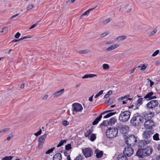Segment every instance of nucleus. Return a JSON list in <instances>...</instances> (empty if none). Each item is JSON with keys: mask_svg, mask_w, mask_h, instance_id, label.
Wrapping results in <instances>:
<instances>
[{"mask_svg": "<svg viewBox=\"0 0 160 160\" xmlns=\"http://www.w3.org/2000/svg\"><path fill=\"white\" fill-rule=\"evenodd\" d=\"M13 158V156H6L2 158V160H11Z\"/></svg>", "mask_w": 160, "mask_h": 160, "instance_id": "33", "label": "nucleus"}, {"mask_svg": "<svg viewBox=\"0 0 160 160\" xmlns=\"http://www.w3.org/2000/svg\"><path fill=\"white\" fill-rule=\"evenodd\" d=\"M112 93V90H109V91H108L107 92V93L106 94H108V95L109 96L110 95H111Z\"/></svg>", "mask_w": 160, "mask_h": 160, "instance_id": "58", "label": "nucleus"}, {"mask_svg": "<svg viewBox=\"0 0 160 160\" xmlns=\"http://www.w3.org/2000/svg\"><path fill=\"white\" fill-rule=\"evenodd\" d=\"M154 93L152 92H151L147 94L144 97V98L145 99H148V100H152V96L153 94Z\"/></svg>", "mask_w": 160, "mask_h": 160, "instance_id": "23", "label": "nucleus"}, {"mask_svg": "<svg viewBox=\"0 0 160 160\" xmlns=\"http://www.w3.org/2000/svg\"><path fill=\"white\" fill-rule=\"evenodd\" d=\"M62 124L64 126H66L69 125V123L66 120H64L62 122Z\"/></svg>", "mask_w": 160, "mask_h": 160, "instance_id": "47", "label": "nucleus"}, {"mask_svg": "<svg viewBox=\"0 0 160 160\" xmlns=\"http://www.w3.org/2000/svg\"><path fill=\"white\" fill-rule=\"evenodd\" d=\"M117 158L118 160H128L127 158L122 153L119 154Z\"/></svg>", "mask_w": 160, "mask_h": 160, "instance_id": "20", "label": "nucleus"}, {"mask_svg": "<svg viewBox=\"0 0 160 160\" xmlns=\"http://www.w3.org/2000/svg\"><path fill=\"white\" fill-rule=\"evenodd\" d=\"M97 75L96 74H86L85 75L83 76L82 77V79L87 78H92L95 77H96Z\"/></svg>", "mask_w": 160, "mask_h": 160, "instance_id": "25", "label": "nucleus"}, {"mask_svg": "<svg viewBox=\"0 0 160 160\" xmlns=\"http://www.w3.org/2000/svg\"><path fill=\"white\" fill-rule=\"evenodd\" d=\"M21 34L19 32H18L15 35V38H18L20 36Z\"/></svg>", "mask_w": 160, "mask_h": 160, "instance_id": "55", "label": "nucleus"}, {"mask_svg": "<svg viewBox=\"0 0 160 160\" xmlns=\"http://www.w3.org/2000/svg\"><path fill=\"white\" fill-rule=\"evenodd\" d=\"M102 68L104 69L107 70L109 68V66L108 64L105 63L102 65Z\"/></svg>", "mask_w": 160, "mask_h": 160, "instance_id": "38", "label": "nucleus"}, {"mask_svg": "<svg viewBox=\"0 0 160 160\" xmlns=\"http://www.w3.org/2000/svg\"><path fill=\"white\" fill-rule=\"evenodd\" d=\"M143 98H139L137 101V102L138 103V104H139L140 105H141L142 104V100Z\"/></svg>", "mask_w": 160, "mask_h": 160, "instance_id": "40", "label": "nucleus"}, {"mask_svg": "<svg viewBox=\"0 0 160 160\" xmlns=\"http://www.w3.org/2000/svg\"><path fill=\"white\" fill-rule=\"evenodd\" d=\"M13 137V133L12 132L9 134L6 140L8 141L11 138Z\"/></svg>", "mask_w": 160, "mask_h": 160, "instance_id": "36", "label": "nucleus"}, {"mask_svg": "<svg viewBox=\"0 0 160 160\" xmlns=\"http://www.w3.org/2000/svg\"><path fill=\"white\" fill-rule=\"evenodd\" d=\"M144 126L147 130H152L154 131V129L153 127L155 126V124L153 120H147L144 123Z\"/></svg>", "mask_w": 160, "mask_h": 160, "instance_id": "7", "label": "nucleus"}, {"mask_svg": "<svg viewBox=\"0 0 160 160\" xmlns=\"http://www.w3.org/2000/svg\"><path fill=\"white\" fill-rule=\"evenodd\" d=\"M10 129V128H6L5 129H3L2 130V132H8L9 131Z\"/></svg>", "mask_w": 160, "mask_h": 160, "instance_id": "51", "label": "nucleus"}, {"mask_svg": "<svg viewBox=\"0 0 160 160\" xmlns=\"http://www.w3.org/2000/svg\"><path fill=\"white\" fill-rule=\"evenodd\" d=\"M83 159L82 156L80 155L76 157L74 160H83Z\"/></svg>", "mask_w": 160, "mask_h": 160, "instance_id": "44", "label": "nucleus"}, {"mask_svg": "<svg viewBox=\"0 0 160 160\" xmlns=\"http://www.w3.org/2000/svg\"><path fill=\"white\" fill-rule=\"evenodd\" d=\"M116 112H110L109 113L107 114L104 117V118H108L113 115H114L116 113Z\"/></svg>", "mask_w": 160, "mask_h": 160, "instance_id": "30", "label": "nucleus"}, {"mask_svg": "<svg viewBox=\"0 0 160 160\" xmlns=\"http://www.w3.org/2000/svg\"><path fill=\"white\" fill-rule=\"evenodd\" d=\"M73 110L74 112H81L83 108L81 104L77 103L72 104Z\"/></svg>", "mask_w": 160, "mask_h": 160, "instance_id": "11", "label": "nucleus"}, {"mask_svg": "<svg viewBox=\"0 0 160 160\" xmlns=\"http://www.w3.org/2000/svg\"><path fill=\"white\" fill-rule=\"evenodd\" d=\"M34 7V6L32 5H29L27 7V10L32 9Z\"/></svg>", "mask_w": 160, "mask_h": 160, "instance_id": "49", "label": "nucleus"}, {"mask_svg": "<svg viewBox=\"0 0 160 160\" xmlns=\"http://www.w3.org/2000/svg\"><path fill=\"white\" fill-rule=\"evenodd\" d=\"M103 115L102 113L97 118L93 121L92 123L93 125H95L97 124L98 122L100 121L102 118V115Z\"/></svg>", "mask_w": 160, "mask_h": 160, "instance_id": "19", "label": "nucleus"}, {"mask_svg": "<svg viewBox=\"0 0 160 160\" xmlns=\"http://www.w3.org/2000/svg\"><path fill=\"white\" fill-rule=\"evenodd\" d=\"M118 132V131L116 128H109L106 130V134L108 138H113L117 136Z\"/></svg>", "mask_w": 160, "mask_h": 160, "instance_id": "1", "label": "nucleus"}, {"mask_svg": "<svg viewBox=\"0 0 160 160\" xmlns=\"http://www.w3.org/2000/svg\"><path fill=\"white\" fill-rule=\"evenodd\" d=\"M134 149L131 147L125 148L123 151V154L126 156L130 157L133 154Z\"/></svg>", "mask_w": 160, "mask_h": 160, "instance_id": "8", "label": "nucleus"}, {"mask_svg": "<svg viewBox=\"0 0 160 160\" xmlns=\"http://www.w3.org/2000/svg\"><path fill=\"white\" fill-rule=\"evenodd\" d=\"M47 136V134L45 133L39 137L38 139V148L41 149L42 148Z\"/></svg>", "mask_w": 160, "mask_h": 160, "instance_id": "9", "label": "nucleus"}, {"mask_svg": "<svg viewBox=\"0 0 160 160\" xmlns=\"http://www.w3.org/2000/svg\"><path fill=\"white\" fill-rule=\"evenodd\" d=\"M144 153L146 157L149 156L152 153L153 150L151 146H148L146 148H143Z\"/></svg>", "mask_w": 160, "mask_h": 160, "instance_id": "14", "label": "nucleus"}, {"mask_svg": "<svg viewBox=\"0 0 160 160\" xmlns=\"http://www.w3.org/2000/svg\"><path fill=\"white\" fill-rule=\"evenodd\" d=\"M62 159V155L60 153L56 154L53 157V160H61Z\"/></svg>", "mask_w": 160, "mask_h": 160, "instance_id": "18", "label": "nucleus"}, {"mask_svg": "<svg viewBox=\"0 0 160 160\" xmlns=\"http://www.w3.org/2000/svg\"><path fill=\"white\" fill-rule=\"evenodd\" d=\"M144 151L143 149H139L137 151L136 155L138 157L143 158L146 157L145 153H144Z\"/></svg>", "mask_w": 160, "mask_h": 160, "instance_id": "15", "label": "nucleus"}, {"mask_svg": "<svg viewBox=\"0 0 160 160\" xmlns=\"http://www.w3.org/2000/svg\"><path fill=\"white\" fill-rule=\"evenodd\" d=\"M127 38V36L126 35H121L119 36L118 37L116 38L115 39V40L116 41H122L125 39Z\"/></svg>", "mask_w": 160, "mask_h": 160, "instance_id": "22", "label": "nucleus"}, {"mask_svg": "<svg viewBox=\"0 0 160 160\" xmlns=\"http://www.w3.org/2000/svg\"><path fill=\"white\" fill-rule=\"evenodd\" d=\"M137 139L135 136L131 135L125 139V143L128 146H133L137 142Z\"/></svg>", "mask_w": 160, "mask_h": 160, "instance_id": "5", "label": "nucleus"}, {"mask_svg": "<svg viewBox=\"0 0 160 160\" xmlns=\"http://www.w3.org/2000/svg\"><path fill=\"white\" fill-rule=\"evenodd\" d=\"M54 148H51L50 149H49L46 152L45 154H48L52 152L53 151Z\"/></svg>", "mask_w": 160, "mask_h": 160, "instance_id": "41", "label": "nucleus"}, {"mask_svg": "<svg viewBox=\"0 0 160 160\" xmlns=\"http://www.w3.org/2000/svg\"><path fill=\"white\" fill-rule=\"evenodd\" d=\"M48 95H46L42 98V100H45L46 99L48 98Z\"/></svg>", "mask_w": 160, "mask_h": 160, "instance_id": "60", "label": "nucleus"}, {"mask_svg": "<svg viewBox=\"0 0 160 160\" xmlns=\"http://www.w3.org/2000/svg\"><path fill=\"white\" fill-rule=\"evenodd\" d=\"M113 110H107V111H106L103 112H102L103 114H104L105 113H108L109 112H112V111H113Z\"/></svg>", "mask_w": 160, "mask_h": 160, "instance_id": "57", "label": "nucleus"}, {"mask_svg": "<svg viewBox=\"0 0 160 160\" xmlns=\"http://www.w3.org/2000/svg\"><path fill=\"white\" fill-rule=\"evenodd\" d=\"M154 131L152 130H146L144 131L142 133L143 138L146 141H151V135L154 133Z\"/></svg>", "mask_w": 160, "mask_h": 160, "instance_id": "4", "label": "nucleus"}, {"mask_svg": "<svg viewBox=\"0 0 160 160\" xmlns=\"http://www.w3.org/2000/svg\"><path fill=\"white\" fill-rule=\"evenodd\" d=\"M143 118L140 115H137L133 117L130 121L131 124L134 126L140 125L142 122Z\"/></svg>", "mask_w": 160, "mask_h": 160, "instance_id": "2", "label": "nucleus"}, {"mask_svg": "<svg viewBox=\"0 0 160 160\" xmlns=\"http://www.w3.org/2000/svg\"><path fill=\"white\" fill-rule=\"evenodd\" d=\"M82 152L86 158L91 157L93 154L92 150L90 148H85L82 150Z\"/></svg>", "mask_w": 160, "mask_h": 160, "instance_id": "12", "label": "nucleus"}, {"mask_svg": "<svg viewBox=\"0 0 160 160\" xmlns=\"http://www.w3.org/2000/svg\"><path fill=\"white\" fill-rule=\"evenodd\" d=\"M38 23L37 22H36L35 23L33 24L29 28V29H32V28H34V27H36L37 25H38Z\"/></svg>", "mask_w": 160, "mask_h": 160, "instance_id": "54", "label": "nucleus"}, {"mask_svg": "<svg viewBox=\"0 0 160 160\" xmlns=\"http://www.w3.org/2000/svg\"><path fill=\"white\" fill-rule=\"evenodd\" d=\"M153 139L155 141H158L159 140V135L158 133H156L153 136Z\"/></svg>", "mask_w": 160, "mask_h": 160, "instance_id": "31", "label": "nucleus"}, {"mask_svg": "<svg viewBox=\"0 0 160 160\" xmlns=\"http://www.w3.org/2000/svg\"><path fill=\"white\" fill-rule=\"evenodd\" d=\"M67 141L66 140H62L57 145V147L58 148L62 146L64 143H66Z\"/></svg>", "mask_w": 160, "mask_h": 160, "instance_id": "32", "label": "nucleus"}, {"mask_svg": "<svg viewBox=\"0 0 160 160\" xmlns=\"http://www.w3.org/2000/svg\"><path fill=\"white\" fill-rule=\"evenodd\" d=\"M31 38L30 37H28L27 36H25L24 37L22 38H20V40H22L23 39H25L28 38Z\"/></svg>", "mask_w": 160, "mask_h": 160, "instance_id": "59", "label": "nucleus"}, {"mask_svg": "<svg viewBox=\"0 0 160 160\" xmlns=\"http://www.w3.org/2000/svg\"><path fill=\"white\" fill-rule=\"evenodd\" d=\"M71 148V144H68L65 146V149L67 150H69Z\"/></svg>", "mask_w": 160, "mask_h": 160, "instance_id": "45", "label": "nucleus"}, {"mask_svg": "<svg viewBox=\"0 0 160 160\" xmlns=\"http://www.w3.org/2000/svg\"><path fill=\"white\" fill-rule=\"evenodd\" d=\"M124 25V23L123 22H122L119 23L118 25V26L119 28H122Z\"/></svg>", "mask_w": 160, "mask_h": 160, "instance_id": "42", "label": "nucleus"}, {"mask_svg": "<svg viewBox=\"0 0 160 160\" xmlns=\"http://www.w3.org/2000/svg\"><path fill=\"white\" fill-rule=\"evenodd\" d=\"M64 90V89H62L58 91L53 94V96L54 98H56L59 96Z\"/></svg>", "mask_w": 160, "mask_h": 160, "instance_id": "24", "label": "nucleus"}, {"mask_svg": "<svg viewBox=\"0 0 160 160\" xmlns=\"http://www.w3.org/2000/svg\"><path fill=\"white\" fill-rule=\"evenodd\" d=\"M95 153L96 154V157L97 158H101L103 155V152L98 149L95 150Z\"/></svg>", "mask_w": 160, "mask_h": 160, "instance_id": "16", "label": "nucleus"}, {"mask_svg": "<svg viewBox=\"0 0 160 160\" xmlns=\"http://www.w3.org/2000/svg\"><path fill=\"white\" fill-rule=\"evenodd\" d=\"M93 131L92 128H91L87 130L86 132H84V135L86 137H88L92 133Z\"/></svg>", "mask_w": 160, "mask_h": 160, "instance_id": "28", "label": "nucleus"}, {"mask_svg": "<svg viewBox=\"0 0 160 160\" xmlns=\"http://www.w3.org/2000/svg\"><path fill=\"white\" fill-rule=\"evenodd\" d=\"M112 20V19L111 18H109L108 19H105L102 22L103 23L104 25H106L109 23Z\"/></svg>", "mask_w": 160, "mask_h": 160, "instance_id": "34", "label": "nucleus"}, {"mask_svg": "<svg viewBox=\"0 0 160 160\" xmlns=\"http://www.w3.org/2000/svg\"><path fill=\"white\" fill-rule=\"evenodd\" d=\"M159 51L158 50H156L152 54V57H155L159 53Z\"/></svg>", "mask_w": 160, "mask_h": 160, "instance_id": "43", "label": "nucleus"}, {"mask_svg": "<svg viewBox=\"0 0 160 160\" xmlns=\"http://www.w3.org/2000/svg\"><path fill=\"white\" fill-rule=\"evenodd\" d=\"M90 52L88 50H80L79 52L81 53L86 54L89 52Z\"/></svg>", "mask_w": 160, "mask_h": 160, "instance_id": "39", "label": "nucleus"}, {"mask_svg": "<svg viewBox=\"0 0 160 160\" xmlns=\"http://www.w3.org/2000/svg\"><path fill=\"white\" fill-rule=\"evenodd\" d=\"M136 68H133L132 69L130 70V73H133L134 72V71H135V70L136 69Z\"/></svg>", "mask_w": 160, "mask_h": 160, "instance_id": "62", "label": "nucleus"}, {"mask_svg": "<svg viewBox=\"0 0 160 160\" xmlns=\"http://www.w3.org/2000/svg\"><path fill=\"white\" fill-rule=\"evenodd\" d=\"M114 101V98H109L108 101L107 102V103L109 104H111L113 103Z\"/></svg>", "mask_w": 160, "mask_h": 160, "instance_id": "48", "label": "nucleus"}, {"mask_svg": "<svg viewBox=\"0 0 160 160\" xmlns=\"http://www.w3.org/2000/svg\"><path fill=\"white\" fill-rule=\"evenodd\" d=\"M119 45L118 44H114L111 46H110L108 48H107L105 49V51H110L111 50H113L117 47H118Z\"/></svg>", "mask_w": 160, "mask_h": 160, "instance_id": "17", "label": "nucleus"}, {"mask_svg": "<svg viewBox=\"0 0 160 160\" xmlns=\"http://www.w3.org/2000/svg\"><path fill=\"white\" fill-rule=\"evenodd\" d=\"M153 115L154 113L152 112H150L147 114V116L145 117L146 119L148 120H151V119L153 117Z\"/></svg>", "mask_w": 160, "mask_h": 160, "instance_id": "27", "label": "nucleus"}, {"mask_svg": "<svg viewBox=\"0 0 160 160\" xmlns=\"http://www.w3.org/2000/svg\"><path fill=\"white\" fill-rule=\"evenodd\" d=\"M42 132V130L40 129L37 133L34 134V135L36 136L37 137Z\"/></svg>", "mask_w": 160, "mask_h": 160, "instance_id": "46", "label": "nucleus"}, {"mask_svg": "<svg viewBox=\"0 0 160 160\" xmlns=\"http://www.w3.org/2000/svg\"><path fill=\"white\" fill-rule=\"evenodd\" d=\"M150 141L145 140H141L138 143V147L139 149H142L145 146L150 143Z\"/></svg>", "mask_w": 160, "mask_h": 160, "instance_id": "13", "label": "nucleus"}, {"mask_svg": "<svg viewBox=\"0 0 160 160\" xmlns=\"http://www.w3.org/2000/svg\"><path fill=\"white\" fill-rule=\"evenodd\" d=\"M129 108H132L134 110H135L136 109H138V107H134V105H132L131 106H130V107H129Z\"/></svg>", "mask_w": 160, "mask_h": 160, "instance_id": "56", "label": "nucleus"}, {"mask_svg": "<svg viewBox=\"0 0 160 160\" xmlns=\"http://www.w3.org/2000/svg\"><path fill=\"white\" fill-rule=\"evenodd\" d=\"M103 90H101L98 93L100 96V95H102L103 93Z\"/></svg>", "mask_w": 160, "mask_h": 160, "instance_id": "64", "label": "nucleus"}, {"mask_svg": "<svg viewBox=\"0 0 160 160\" xmlns=\"http://www.w3.org/2000/svg\"><path fill=\"white\" fill-rule=\"evenodd\" d=\"M158 101L155 100H151L147 104L146 106L148 108L153 109L156 107L158 105Z\"/></svg>", "mask_w": 160, "mask_h": 160, "instance_id": "10", "label": "nucleus"}, {"mask_svg": "<svg viewBox=\"0 0 160 160\" xmlns=\"http://www.w3.org/2000/svg\"><path fill=\"white\" fill-rule=\"evenodd\" d=\"M116 128L118 131V130H119L123 134L127 133L129 130V128L127 126L121 124H117Z\"/></svg>", "mask_w": 160, "mask_h": 160, "instance_id": "6", "label": "nucleus"}, {"mask_svg": "<svg viewBox=\"0 0 160 160\" xmlns=\"http://www.w3.org/2000/svg\"><path fill=\"white\" fill-rule=\"evenodd\" d=\"M107 125L106 121H103V122L100 124V126H106Z\"/></svg>", "mask_w": 160, "mask_h": 160, "instance_id": "52", "label": "nucleus"}, {"mask_svg": "<svg viewBox=\"0 0 160 160\" xmlns=\"http://www.w3.org/2000/svg\"><path fill=\"white\" fill-rule=\"evenodd\" d=\"M131 115V112L128 111H122L119 117V119L122 122H126L128 120Z\"/></svg>", "mask_w": 160, "mask_h": 160, "instance_id": "3", "label": "nucleus"}, {"mask_svg": "<svg viewBox=\"0 0 160 160\" xmlns=\"http://www.w3.org/2000/svg\"><path fill=\"white\" fill-rule=\"evenodd\" d=\"M96 8V7L92 8L89 9L88 10L86 11H85L80 16V18H81L83 16L88 15V14L89 13L90 11H91L93 9H94L95 8Z\"/></svg>", "mask_w": 160, "mask_h": 160, "instance_id": "26", "label": "nucleus"}, {"mask_svg": "<svg viewBox=\"0 0 160 160\" xmlns=\"http://www.w3.org/2000/svg\"><path fill=\"white\" fill-rule=\"evenodd\" d=\"M96 139L95 134H92L90 137V140L92 141H93Z\"/></svg>", "mask_w": 160, "mask_h": 160, "instance_id": "37", "label": "nucleus"}, {"mask_svg": "<svg viewBox=\"0 0 160 160\" xmlns=\"http://www.w3.org/2000/svg\"><path fill=\"white\" fill-rule=\"evenodd\" d=\"M117 121V120L114 117L111 118L108 122L107 123L109 125H114Z\"/></svg>", "mask_w": 160, "mask_h": 160, "instance_id": "21", "label": "nucleus"}, {"mask_svg": "<svg viewBox=\"0 0 160 160\" xmlns=\"http://www.w3.org/2000/svg\"><path fill=\"white\" fill-rule=\"evenodd\" d=\"M147 66L148 65L144 63L143 64H142L141 65L139 66L137 68H141L140 70L141 71H144L146 68Z\"/></svg>", "mask_w": 160, "mask_h": 160, "instance_id": "29", "label": "nucleus"}, {"mask_svg": "<svg viewBox=\"0 0 160 160\" xmlns=\"http://www.w3.org/2000/svg\"><path fill=\"white\" fill-rule=\"evenodd\" d=\"M110 32H105L101 34L100 37L101 38H102L106 37L108 34H109Z\"/></svg>", "mask_w": 160, "mask_h": 160, "instance_id": "35", "label": "nucleus"}, {"mask_svg": "<svg viewBox=\"0 0 160 160\" xmlns=\"http://www.w3.org/2000/svg\"><path fill=\"white\" fill-rule=\"evenodd\" d=\"M157 32V30L156 29H155L154 30L152 31L150 34V36H152V35H153L155 34V33L156 32Z\"/></svg>", "mask_w": 160, "mask_h": 160, "instance_id": "50", "label": "nucleus"}, {"mask_svg": "<svg viewBox=\"0 0 160 160\" xmlns=\"http://www.w3.org/2000/svg\"><path fill=\"white\" fill-rule=\"evenodd\" d=\"M19 15L18 14H16L15 15L12 16L10 18V19H11L12 18H15L18 16Z\"/></svg>", "mask_w": 160, "mask_h": 160, "instance_id": "61", "label": "nucleus"}, {"mask_svg": "<svg viewBox=\"0 0 160 160\" xmlns=\"http://www.w3.org/2000/svg\"><path fill=\"white\" fill-rule=\"evenodd\" d=\"M114 42L113 40H110L105 42L106 45L112 44L114 43Z\"/></svg>", "mask_w": 160, "mask_h": 160, "instance_id": "53", "label": "nucleus"}, {"mask_svg": "<svg viewBox=\"0 0 160 160\" xmlns=\"http://www.w3.org/2000/svg\"><path fill=\"white\" fill-rule=\"evenodd\" d=\"M94 95H92V96L90 97L89 98V100L90 102H92L93 100L92 98Z\"/></svg>", "mask_w": 160, "mask_h": 160, "instance_id": "63", "label": "nucleus"}]
</instances>
